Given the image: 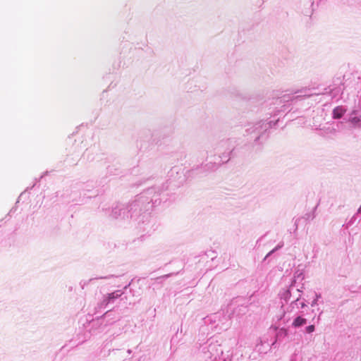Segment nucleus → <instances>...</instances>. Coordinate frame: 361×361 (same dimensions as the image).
<instances>
[{
    "mask_svg": "<svg viewBox=\"0 0 361 361\" xmlns=\"http://www.w3.org/2000/svg\"><path fill=\"white\" fill-rule=\"evenodd\" d=\"M345 109L342 108L341 106H337L334 109L333 114L334 118H340L345 114Z\"/></svg>",
    "mask_w": 361,
    "mask_h": 361,
    "instance_id": "nucleus-1",
    "label": "nucleus"
},
{
    "mask_svg": "<svg viewBox=\"0 0 361 361\" xmlns=\"http://www.w3.org/2000/svg\"><path fill=\"white\" fill-rule=\"evenodd\" d=\"M305 324H306V319L300 317H298L293 322L295 326H300Z\"/></svg>",
    "mask_w": 361,
    "mask_h": 361,
    "instance_id": "nucleus-2",
    "label": "nucleus"
},
{
    "mask_svg": "<svg viewBox=\"0 0 361 361\" xmlns=\"http://www.w3.org/2000/svg\"><path fill=\"white\" fill-rule=\"evenodd\" d=\"M314 326L313 325H310L307 327V331L308 333H311V332L314 331Z\"/></svg>",
    "mask_w": 361,
    "mask_h": 361,
    "instance_id": "nucleus-3",
    "label": "nucleus"
},
{
    "mask_svg": "<svg viewBox=\"0 0 361 361\" xmlns=\"http://www.w3.org/2000/svg\"><path fill=\"white\" fill-rule=\"evenodd\" d=\"M359 121H360L359 118H357L356 117H355V118L351 119V122L354 123H356L359 122Z\"/></svg>",
    "mask_w": 361,
    "mask_h": 361,
    "instance_id": "nucleus-4",
    "label": "nucleus"
},
{
    "mask_svg": "<svg viewBox=\"0 0 361 361\" xmlns=\"http://www.w3.org/2000/svg\"><path fill=\"white\" fill-rule=\"evenodd\" d=\"M114 298V293L110 294V295H109V298Z\"/></svg>",
    "mask_w": 361,
    "mask_h": 361,
    "instance_id": "nucleus-5",
    "label": "nucleus"
}]
</instances>
